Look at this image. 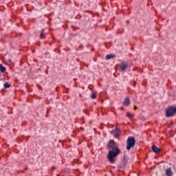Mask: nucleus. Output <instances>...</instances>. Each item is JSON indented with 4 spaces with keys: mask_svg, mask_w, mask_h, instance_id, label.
<instances>
[{
    "mask_svg": "<svg viewBox=\"0 0 176 176\" xmlns=\"http://www.w3.org/2000/svg\"><path fill=\"white\" fill-rule=\"evenodd\" d=\"M122 105L124 107H129V105H130V98L128 97L125 98L122 102Z\"/></svg>",
    "mask_w": 176,
    "mask_h": 176,
    "instance_id": "7",
    "label": "nucleus"
},
{
    "mask_svg": "<svg viewBox=\"0 0 176 176\" xmlns=\"http://www.w3.org/2000/svg\"><path fill=\"white\" fill-rule=\"evenodd\" d=\"M116 57V55H115V54H107L105 56V59L106 60H111L112 58H115Z\"/></svg>",
    "mask_w": 176,
    "mask_h": 176,
    "instance_id": "9",
    "label": "nucleus"
},
{
    "mask_svg": "<svg viewBox=\"0 0 176 176\" xmlns=\"http://www.w3.org/2000/svg\"><path fill=\"white\" fill-rule=\"evenodd\" d=\"M12 85L10 83H9L8 82H6L3 84V87L4 89H9V87H11Z\"/></svg>",
    "mask_w": 176,
    "mask_h": 176,
    "instance_id": "14",
    "label": "nucleus"
},
{
    "mask_svg": "<svg viewBox=\"0 0 176 176\" xmlns=\"http://www.w3.org/2000/svg\"><path fill=\"white\" fill-rule=\"evenodd\" d=\"M6 71V67H5L2 64H0V72L4 74Z\"/></svg>",
    "mask_w": 176,
    "mask_h": 176,
    "instance_id": "13",
    "label": "nucleus"
},
{
    "mask_svg": "<svg viewBox=\"0 0 176 176\" xmlns=\"http://www.w3.org/2000/svg\"><path fill=\"white\" fill-rule=\"evenodd\" d=\"M129 162V156H127V155L124 154L123 157H122V163H124V164H127Z\"/></svg>",
    "mask_w": 176,
    "mask_h": 176,
    "instance_id": "10",
    "label": "nucleus"
},
{
    "mask_svg": "<svg viewBox=\"0 0 176 176\" xmlns=\"http://www.w3.org/2000/svg\"><path fill=\"white\" fill-rule=\"evenodd\" d=\"M176 115V106H169L165 109L166 118H173Z\"/></svg>",
    "mask_w": 176,
    "mask_h": 176,
    "instance_id": "2",
    "label": "nucleus"
},
{
    "mask_svg": "<svg viewBox=\"0 0 176 176\" xmlns=\"http://www.w3.org/2000/svg\"><path fill=\"white\" fill-rule=\"evenodd\" d=\"M165 174L166 176H173V170H171V167L166 169Z\"/></svg>",
    "mask_w": 176,
    "mask_h": 176,
    "instance_id": "8",
    "label": "nucleus"
},
{
    "mask_svg": "<svg viewBox=\"0 0 176 176\" xmlns=\"http://www.w3.org/2000/svg\"><path fill=\"white\" fill-rule=\"evenodd\" d=\"M40 43V41H38V42H37V43Z\"/></svg>",
    "mask_w": 176,
    "mask_h": 176,
    "instance_id": "25",
    "label": "nucleus"
},
{
    "mask_svg": "<svg viewBox=\"0 0 176 176\" xmlns=\"http://www.w3.org/2000/svg\"><path fill=\"white\" fill-rule=\"evenodd\" d=\"M126 166H127V164H124V162H122V164H120L119 171H123L126 168Z\"/></svg>",
    "mask_w": 176,
    "mask_h": 176,
    "instance_id": "11",
    "label": "nucleus"
},
{
    "mask_svg": "<svg viewBox=\"0 0 176 176\" xmlns=\"http://www.w3.org/2000/svg\"><path fill=\"white\" fill-rule=\"evenodd\" d=\"M151 150L154 153H160L162 151V149H160V148L157 147L156 145H153L151 146Z\"/></svg>",
    "mask_w": 176,
    "mask_h": 176,
    "instance_id": "6",
    "label": "nucleus"
},
{
    "mask_svg": "<svg viewBox=\"0 0 176 176\" xmlns=\"http://www.w3.org/2000/svg\"><path fill=\"white\" fill-rule=\"evenodd\" d=\"M61 86H62L63 87H65V85H61Z\"/></svg>",
    "mask_w": 176,
    "mask_h": 176,
    "instance_id": "21",
    "label": "nucleus"
},
{
    "mask_svg": "<svg viewBox=\"0 0 176 176\" xmlns=\"http://www.w3.org/2000/svg\"><path fill=\"white\" fill-rule=\"evenodd\" d=\"M120 110L121 111H124V107H120Z\"/></svg>",
    "mask_w": 176,
    "mask_h": 176,
    "instance_id": "19",
    "label": "nucleus"
},
{
    "mask_svg": "<svg viewBox=\"0 0 176 176\" xmlns=\"http://www.w3.org/2000/svg\"><path fill=\"white\" fill-rule=\"evenodd\" d=\"M58 89H60V87H57L56 88V91H58Z\"/></svg>",
    "mask_w": 176,
    "mask_h": 176,
    "instance_id": "18",
    "label": "nucleus"
},
{
    "mask_svg": "<svg viewBox=\"0 0 176 176\" xmlns=\"http://www.w3.org/2000/svg\"><path fill=\"white\" fill-rule=\"evenodd\" d=\"M134 109H137V106H134Z\"/></svg>",
    "mask_w": 176,
    "mask_h": 176,
    "instance_id": "20",
    "label": "nucleus"
},
{
    "mask_svg": "<svg viewBox=\"0 0 176 176\" xmlns=\"http://www.w3.org/2000/svg\"><path fill=\"white\" fill-rule=\"evenodd\" d=\"M91 98H92V100L97 98V94H96L95 92L92 93L91 95Z\"/></svg>",
    "mask_w": 176,
    "mask_h": 176,
    "instance_id": "16",
    "label": "nucleus"
},
{
    "mask_svg": "<svg viewBox=\"0 0 176 176\" xmlns=\"http://www.w3.org/2000/svg\"><path fill=\"white\" fill-rule=\"evenodd\" d=\"M8 63H12V59L9 58Z\"/></svg>",
    "mask_w": 176,
    "mask_h": 176,
    "instance_id": "17",
    "label": "nucleus"
},
{
    "mask_svg": "<svg viewBox=\"0 0 176 176\" xmlns=\"http://www.w3.org/2000/svg\"><path fill=\"white\" fill-rule=\"evenodd\" d=\"M52 168L54 169V168H56V167H53Z\"/></svg>",
    "mask_w": 176,
    "mask_h": 176,
    "instance_id": "24",
    "label": "nucleus"
},
{
    "mask_svg": "<svg viewBox=\"0 0 176 176\" xmlns=\"http://www.w3.org/2000/svg\"><path fill=\"white\" fill-rule=\"evenodd\" d=\"M84 112H86V109H84Z\"/></svg>",
    "mask_w": 176,
    "mask_h": 176,
    "instance_id": "23",
    "label": "nucleus"
},
{
    "mask_svg": "<svg viewBox=\"0 0 176 176\" xmlns=\"http://www.w3.org/2000/svg\"><path fill=\"white\" fill-rule=\"evenodd\" d=\"M106 146L107 149H109L107 155V160L111 164H115L116 163V157L122 152L119 149V144L114 140H109Z\"/></svg>",
    "mask_w": 176,
    "mask_h": 176,
    "instance_id": "1",
    "label": "nucleus"
},
{
    "mask_svg": "<svg viewBox=\"0 0 176 176\" xmlns=\"http://www.w3.org/2000/svg\"><path fill=\"white\" fill-rule=\"evenodd\" d=\"M45 35H46V33L45 32V29H42L40 33L41 39H45Z\"/></svg>",
    "mask_w": 176,
    "mask_h": 176,
    "instance_id": "12",
    "label": "nucleus"
},
{
    "mask_svg": "<svg viewBox=\"0 0 176 176\" xmlns=\"http://www.w3.org/2000/svg\"><path fill=\"white\" fill-rule=\"evenodd\" d=\"M135 146V138L133 136H129L126 140V151H130V149H134Z\"/></svg>",
    "mask_w": 176,
    "mask_h": 176,
    "instance_id": "3",
    "label": "nucleus"
},
{
    "mask_svg": "<svg viewBox=\"0 0 176 176\" xmlns=\"http://www.w3.org/2000/svg\"><path fill=\"white\" fill-rule=\"evenodd\" d=\"M126 118H134V113H131V112H127Z\"/></svg>",
    "mask_w": 176,
    "mask_h": 176,
    "instance_id": "15",
    "label": "nucleus"
},
{
    "mask_svg": "<svg viewBox=\"0 0 176 176\" xmlns=\"http://www.w3.org/2000/svg\"><path fill=\"white\" fill-rule=\"evenodd\" d=\"M110 134H113L114 136L116 135L118 137L122 133H120V129L117 127L115 130L110 131Z\"/></svg>",
    "mask_w": 176,
    "mask_h": 176,
    "instance_id": "5",
    "label": "nucleus"
},
{
    "mask_svg": "<svg viewBox=\"0 0 176 176\" xmlns=\"http://www.w3.org/2000/svg\"><path fill=\"white\" fill-rule=\"evenodd\" d=\"M91 51H92V52H94V49H92Z\"/></svg>",
    "mask_w": 176,
    "mask_h": 176,
    "instance_id": "22",
    "label": "nucleus"
},
{
    "mask_svg": "<svg viewBox=\"0 0 176 176\" xmlns=\"http://www.w3.org/2000/svg\"><path fill=\"white\" fill-rule=\"evenodd\" d=\"M127 61H125V62H123L120 65H119V69H120V71L121 72H123V71H124L127 67H128V65H127Z\"/></svg>",
    "mask_w": 176,
    "mask_h": 176,
    "instance_id": "4",
    "label": "nucleus"
}]
</instances>
